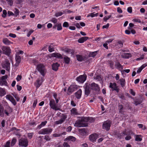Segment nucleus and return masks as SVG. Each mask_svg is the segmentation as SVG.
I'll list each match as a JSON object with an SVG mask.
<instances>
[{
  "instance_id": "5701e85b",
  "label": "nucleus",
  "mask_w": 147,
  "mask_h": 147,
  "mask_svg": "<svg viewBox=\"0 0 147 147\" xmlns=\"http://www.w3.org/2000/svg\"><path fill=\"white\" fill-rule=\"evenodd\" d=\"M21 58L19 55H16V66H18L20 62Z\"/></svg>"
},
{
  "instance_id": "c756f323",
  "label": "nucleus",
  "mask_w": 147,
  "mask_h": 147,
  "mask_svg": "<svg viewBox=\"0 0 147 147\" xmlns=\"http://www.w3.org/2000/svg\"><path fill=\"white\" fill-rule=\"evenodd\" d=\"M119 81L121 86L122 87H123L125 85V80L123 78H121L119 80Z\"/></svg>"
},
{
  "instance_id": "774afa93",
  "label": "nucleus",
  "mask_w": 147,
  "mask_h": 147,
  "mask_svg": "<svg viewBox=\"0 0 147 147\" xmlns=\"http://www.w3.org/2000/svg\"><path fill=\"white\" fill-rule=\"evenodd\" d=\"M64 147H69V145L66 142H64L63 144Z\"/></svg>"
},
{
  "instance_id": "9b49d317",
  "label": "nucleus",
  "mask_w": 147,
  "mask_h": 147,
  "mask_svg": "<svg viewBox=\"0 0 147 147\" xmlns=\"http://www.w3.org/2000/svg\"><path fill=\"white\" fill-rule=\"evenodd\" d=\"M49 105L51 108L55 110H57L59 109L55 104V101L54 100H51L49 102Z\"/></svg>"
},
{
  "instance_id": "412c9836",
  "label": "nucleus",
  "mask_w": 147,
  "mask_h": 147,
  "mask_svg": "<svg viewBox=\"0 0 147 147\" xmlns=\"http://www.w3.org/2000/svg\"><path fill=\"white\" fill-rule=\"evenodd\" d=\"M115 67L117 69L121 71L123 68V66L121 65L119 62L115 63Z\"/></svg>"
},
{
  "instance_id": "0eeeda50",
  "label": "nucleus",
  "mask_w": 147,
  "mask_h": 147,
  "mask_svg": "<svg viewBox=\"0 0 147 147\" xmlns=\"http://www.w3.org/2000/svg\"><path fill=\"white\" fill-rule=\"evenodd\" d=\"M2 67L3 68L9 71L10 69V63L9 61L5 59L2 63Z\"/></svg>"
},
{
  "instance_id": "f257e3e1",
  "label": "nucleus",
  "mask_w": 147,
  "mask_h": 147,
  "mask_svg": "<svg viewBox=\"0 0 147 147\" xmlns=\"http://www.w3.org/2000/svg\"><path fill=\"white\" fill-rule=\"evenodd\" d=\"M78 120L76 121L74 126L78 127H85L88 126V122H93L94 121V118L90 117H78Z\"/></svg>"
},
{
  "instance_id": "7ed1b4c3",
  "label": "nucleus",
  "mask_w": 147,
  "mask_h": 147,
  "mask_svg": "<svg viewBox=\"0 0 147 147\" xmlns=\"http://www.w3.org/2000/svg\"><path fill=\"white\" fill-rule=\"evenodd\" d=\"M36 69L40 72L43 76H44L46 73L47 70L44 65L42 64H39L37 65Z\"/></svg>"
},
{
  "instance_id": "de8ad7c7",
  "label": "nucleus",
  "mask_w": 147,
  "mask_h": 147,
  "mask_svg": "<svg viewBox=\"0 0 147 147\" xmlns=\"http://www.w3.org/2000/svg\"><path fill=\"white\" fill-rule=\"evenodd\" d=\"M142 102V101L140 100H137L134 102V103L136 105L140 104Z\"/></svg>"
},
{
  "instance_id": "2eb2a0df",
  "label": "nucleus",
  "mask_w": 147,
  "mask_h": 147,
  "mask_svg": "<svg viewBox=\"0 0 147 147\" xmlns=\"http://www.w3.org/2000/svg\"><path fill=\"white\" fill-rule=\"evenodd\" d=\"M51 56L59 59L63 58V56L61 54L57 53H55L51 54Z\"/></svg>"
},
{
  "instance_id": "e433bc0d",
  "label": "nucleus",
  "mask_w": 147,
  "mask_h": 147,
  "mask_svg": "<svg viewBox=\"0 0 147 147\" xmlns=\"http://www.w3.org/2000/svg\"><path fill=\"white\" fill-rule=\"evenodd\" d=\"M113 39H109L108 40H107L105 43L103 45V46H107L108 44V43H109L113 41Z\"/></svg>"
},
{
  "instance_id": "0e129e2a",
  "label": "nucleus",
  "mask_w": 147,
  "mask_h": 147,
  "mask_svg": "<svg viewBox=\"0 0 147 147\" xmlns=\"http://www.w3.org/2000/svg\"><path fill=\"white\" fill-rule=\"evenodd\" d=\"M10 101L14 105H15L17 104L16 102V101L14 98Z\"/></svg>"
},
{
  "instance_id": "79ce46f5",
  "label": "nucleus",
  "mask_w": 147,
  "mask_h": 147,
  "mask_svg": "<svg viewBox=\"0 0 147 147\" xmlns=\"http://www.w3.org/2000/svg\"><path fill=\"white\" fill-rule=\"evenodd\" d=\"M7 14V12L4 9L3 11V14L2 15V16L3 18H5Z\"/></svg>"
},
{
  "instance_id": "4468645a",
  "label": "nucleus",
  "mask_w": 147,
  "mask_h": 147,
  "mask_svg": "<svg viewBox=\"0 0 147 147\" xmlns=\"http://www.w3.org/2000/svg\"><path fill=\"white\" fill-rule=\"evenodd\" d=\"M98 138V136L96 134H93L91 135L89 137V139L92 142H95Z\"/></svg>"
},
{
  "instance_id": "f3484780",
  "label": "nucleus",
  "mask_w": 147,
  "mask_h": 147,
  "mask_svg": "<svg viewBox=\"0 0 147 147\" xmlns=\"http://www.w3.org/2000/svg\"><path fill=\"white\" fill-rule=\"evenodd\" d=\"M76 86L75 85H71L68 88L67 90L70 92H72L76 89Z\"/></svg>"
},
{
  "instance_id": "49530a36",
  "label": "nucleus",
  "mask_w": 147,
  "mask_h": 147,
  "mask_svg": "<svg viewBox=\"0 0 147 147\" xmlns=\"http://www.w3.org/2000/svg\"><path fill=\"white\" fill-rule=\"evenodd\" d=\"M80 132L83 135H85L86 133L85 129H82L80 130Z\"/></svg>"
},
{
  "instance_id": "864d4df0",
  "label": "nucleus",
  "mask_w": 147,
  "mask_h": 147,
  "mask_svg": "<svg viewBox=\"0 0 147 147\" xmlns=\"http://www.w3.org/2000/svg\"><path fill=\"white\" fill-rule=\"evenodd\" d=\"M8 2V3L10 6H12L13 4V0H6Z\"/></svg>"
},
{
  "instance_id": "5fc2aeb1",
  "label": "nucleus",
  "mask_w": 147,
  "mask_h": 147,
  "mask_svg": "<svg viewBox=\"0 0 147 147\" xmlns=\"http://www.w3.org/2000/svg\"><path fill=\"white\" fill-rule=\"evenodd\" d=\"M33 133H28V138L29 139H31L33 136Z\"/></svg>"
},
{
  "instance_id": "f8f14e48",
  "label": "nucleus",
  "mask_w": 147,
  "mask_h": 147,
  "mask_svg": "<svg viewBox=\"0 0 147 147\" xmlns=\"http://www.w3.org/2000/svg\"><path fill=\"white\" fill-rule=\"evenodd\" d=\"M109 87L111 88L113 90H115L117 92H119V88L118 86H117L116 83H109Z\"/></svg>"
},
{
  "instance_id": "a19ab883",
  "label": "nucleus",
  "mask_w": 147,
  "mask_h": 147,
  "mask_svg": "<svg viewBox=\"0 0 147 147\" xmlns=\"http://www.w3.org/2000/svg\"><path fill=\"white\" fill-rule=\"evenodd\" d=\"M109 63L111 68L113 69L114 68V62L112 61H110Z\"/></svg>"
},
{
  "instance_id": "ddd939ff",
  "label": "nucleus",
  "mask_w": 147,
  "mask_h": 147,
  "mask_svg": "<svg viewBox=\"0 0 147 147\" xmlns=\"http://www.w3.org/2000/svg\"><path fill=\"white\" fill-rule=\"evenodd\" d=\"M3 53L9 56L11 53V50L8 47H2V48Z\"/></svg>"
},
{
  "instance_id": "423d86ee",
  "label": "nucleus",
  "mask_w": 147,
  "mask_h": 147,
  "mask_svg": "<svg viewBox=\"0 0 147 147\" xmlns=\"http://www.w3.org/2000/svg\"><path fill=\"white\" fill-rule=\"evenodd\" d=\"M8 78L7 75H5L0 77V85L3 86V85H7V79Z\"/></svg>"
},
{
  "instance_id": "72a5a7b5",
  "label": "nucleus",
  "mask_w": 147,
  "mask_h": 147,
  "mask_svg": "<svg viewBox=\"0 0 147 147\" xmlns=\"http://www.w3.org/2000/svg\"><path fill=\"white\" fill-rule=\"evenodd\" d=\"M6 99L10 101L14 98L10 94H7L6 96Z\"/></svg>"
},
{
  "instance_id": "052dcab7",
  "label": "nucleus",
  "mask_w": 147,
  "mask_h": 147,
  "mask_svg": "<svg viewBox=\"0 0 147 147\" xmlns=\"http://www.w3.org/2000/svg\"><path fill=\"white\" fill-rule=\"evenodd\" d=\"M9 36L12 37L13 38H15L16 36L15 34H13L12 33H10L9 34Z\"/></svg>"
},
{
  "instance_id": "b1692460",
  "label": "nucleus",
  "mask_w": 147,
  "mask_h": 147,
  "mask_svg": "<svg viewBox=\"0 0 147 147\" xmlns=\"http://www.w3.org/2000/svg\"><path fill=\"white\" fill-rule=\"evenodd\" d=\"M88 39V37L87 36L82 37L80 38H79L78 40V42L80 43H82L84 41H86Z\"/></svg>"
},
{
  "instance_id": "aec40b11",
  "label": "nucleus",
  "mask_w": 147,
  "mask_h": 147,
  "mask_svg": "<svg viewBox=\"0 0 147 147\" xmlns=\"http://www.w3.org/2000/svg\"><path fill=\"white\" fill-rule=\"evenodd\" d=\"M82 94V90L80 89L75 93V96L77 98L80 99L81 97Z\"/></svg>"
},
{
  "instance_id": "6ab92c4d",
  "label": "nucleus",
  "mask_w": 147,
  "mask_h": 147,
  "mask_svg": "<svg viewBox=\"0 0 147 147\" xmlns=\"http://www.w3.org/2000/svg\"><path fill=\"white\" fill-rule=\"evenodd\" d=\"M121 57L125 59H128L131 57V54L130 53H123L122 54Z\"/></svg>"
},
{
  "instance_id": "e2e57ef3",
  "label": "nucleus",
  "mask_w": 147,
  "mask_h": 147,
  "mask_svg": "<svg viewBox=\"0 0 147 147\" xmlns=\"http://www.w3.org/2000/svg\"><path fill=\"white\" fill-rule=\"evenodd\" d=\"M142 69H143L142 68V67H140L137 70L136 72L137 73L139 74L140 73Z\"/></svg>"
},
{
  "instance_id": "4c0bfd02",
  "label": "nucleus",
  "mask_w": 147,
  "mask_h": 147,
  "mask_svg": "<svg viewBox=\"0 0 147 147\" xmlns=\"http://www.w3.org/2000/svg\"><path fill=\"white\" fill-rule=\"evenodd\" d=\"M16 140L15 138H13L12 139L11 145V146H12L14 145L15 144V143L16 142Z\"/></svg>"
},
{
  "instance_id": "4d7b16f0",
  "label": "nucleus",
  "mask_w": 147,
  "mask_h": 147,
  "mask_svg": "<svg viewBox=\"0 0 147 147\" xmlns=\"http://www.w3.org/2000/svg\"><path fill=\"white\" fill-rule=\"evenodd\" d=\"M72 130V127L71 126H69L68 127H67L66 129V131L67 132H70Z\"/></svg>"
},
{
  "instance_id": "8fccbe9b",
  "label": "nucleus",
  "mask_w": 147,
  "mask_h": 147,
  "mask_svg": "<svg viewBox=\"0 0 147 147\" xmlns=\"http://www.w3.org/2000/svg\"><path fill=\"white\" fill-rule=\"evenodd\" d=\"M57 30H61L62 29V27L61 24L59 23L57 26Z\"/></svg>"
},
{
  "instance_id": "603ef678",
  "label": "nucleus",
  "mask_w": 147,
  "mask_h": 147,
  "mask_svg": "<svg viewBox=\"0 0 147 147\" xmlns=\"http://www.w3.org/2000/svg\"><path fill=\"white\" fill-rule=\"evenodd\" d=\"M63 26L64 27H68L69 26L68 23L67 22H65L63 23Z\"/></svg>"
},
{
  "instance_id": "20e7f679",
  "label": "nucleus",
  "mask_w": 147,
  "mask_h": 147,
  "mask_svg": "<svg viewBox=\"0 0 147 147\" xmlns=\"http://www.w3.org/2000/svg\"><path fill=\"white\" fill-rule=\"evenodd\" d=\"M67 115L65 114H63L61 116V119L58 121H55V124L59 125L63 123L67 118Z\"/></svg>"
},
{
  "instance_id": "37998d69",
  "label": "nucleus",
  "mask_w": 147,
  "mask_h": 147,
  "mask_svg": "<svg viewBox=\"0 0 147 147\" xmlns=\"http://www.w3.org/2000/svg\"><path fill=\"white\" fill-rule=\"evenodd\" d=\"M123 108V106L122 105L119 104L118 109H119V112H122Z\"/></svg>"
},
{
  "instance_id": "cd10ccee",
  "label": "nucleus",
  "mask_w": 147,
  "mask_h": 147,
  "mask_svg": "<svg viewBox=\"0 0 147 147\" xmlns=\"http://www.w3.org/2000/svg\"><path fill=\"white\" fill-rule=\"evenodd\" d=\"M6 94V92L4 88H0V96H4Z\"/></svg>"
},
{
  "instance_id": "393cba45",
  "label": "nucleus",
  "mask_w": 147,
  "mask_h": 147,
  "mask_svg": "<svg viewBox=\"0 0 147 147\" xmlns=\"http://www.w3.org/2000/svg\"><path fill=\"white\" fill-rule=\"evenodd\" d=\"M71 115H77L79 114L77 112V110L75 108H72L71 110Z\"/></svg>"
},
{
  "instance_id": "f03ea898",
  "label": "nucleus",
  "mask_w": 147,
  "mask_h": 147,
  "mask_svg": "<svg viewBox=\"0 0 147 147\" xmlns=\"http://www.w3.org/2000/svg\"><path fill=\"white\" fill-rule=\"evenodd\" d=\"M84 88L85 94L87 95L90 94L91 89L96 92H98L100 90L98 85L94 83H92L91 85L89 83H86L84 86Z\"/></svg>"
},
{
  "instance_id": "473e14b6",
  "label": "nucleus",
  "mask_w": 147,
  "mask_h": 147,
  "mask_svg": "<svg viewBox=\"0 0 147 147\" xmlns=\"http://www.w3.org/2000/svg\"><path fill=\"white\" fill-rule=\"evenodd\" d=\"M4 110L2 107H0V116L2 117L4 116Z\"/></svg>"
},
{
  "instance_id": "bf43d9fd",
  "label": "nucleus",
  "mask_w": 147,
  "mask_h": 147,
  "mask_svg": "<svg viewBox=\"0 0 147 147\" xmlns=\"http://www.w3.org/2000/svg\"><path fill=\"white\" fill-rule=\"evenodd\" d=\"M127 11L129 13H131L132 12V8L131 7H129L127 9Z\"/></svg>"
},
{
  "instance_id": "c03bdc74",
  "label": "nucleus",
  "mask_w": 147,
  "mask_h": 147,
  "mask_svg": "<svg viewBox=\"0 0 147 147\" xmlns=\"http://www.w3.org/2000/svg\"><path fill=\"white\" fill-rule=\"evenodd\" d=\"M24 53V52L22 51H17L16 55H19L20 54L22 55Z\"/></svg>"
},
{
  "instance_id": "c9c22d12",
  "label": "nucleus",
  "mask_w": 147,
  "mask_h": 147,
  "mask_svg": "<svg viewBox=\"0 0 147 147\" xmlns=\"http://www.w3.org/2000/svg\"><path fill=\"white\" fill-rule=\"evenodd\" d=\"M98 15V13H96L95 14L94 13H89L88 16L87 17L90 16L92 17H93L95 16H97Z\"/></svg>"
},
{
  "instance_id": "58836bf2",
  "label": "nucleus",
  "mask_w": 147,
  "mask_h": 147,
  "mask_svg": "<svg viewBox=\"0 0 147 147\" xmlns=\"http://www.w3.org/2000/svg\"><path fill=\"white\" fill-rule=\"evenodd\" d=\"M10 141L8 140L4 145L3 147H10Z\"/></svg>"
},
{
  "instance_id": "39448f33",
  "label": "nucleus",
  "mask_w": 147,
  "mask_h": 147,
  "mask_svg": "<svg viewBox=\"0 0 147 147\" xmlns=\"http://www.w3.org/2000/svg\"><path fill=\"white\" fill-rule=\"evenodd\" d=\"M52 131V129L50 128H44L40 130L38 132V134H49L51 133Z\"/></svg>"
},
{
  "instance_id": "09e8293b",
  "label": "nucleus",
  "mask_w": 147,
  "mask_h": 147,
  "mask_svg": "<svg viewBox=\"0 0 147 147\" xmlns=\"http://www.w3.org/2000/svg\"><path fill=\"white\" fill-rule=\"evenodd\" d=\"M63 13L61 12H59L56 13L55 15V16L58 17L59 16H61Z\"/></svg>"
},
{
  "instance_id": "338daca9",
  "label": "nucleus",
  "mask_w": 147,
  "mask_h": 147,
  "mask_svg": "<svg viewBox=\"0 0 147 147\" xmlns=\"http://www.w3.org/2000/svg\"><path fill=\"white\" fill-rule=\"evenodd\" d=\"M8 15L9 16H13L14 15V14L11 11H8Z\"/></svg>"
},
{
  "instance_id": "a211bd4d",
  "label": "nucleus",
  "mask_w": 147,
  "mask_h": 147,
  "mask_svg": "<svg viewBox=\"0 0 147 147\" xmlns=\"http://www.w3.org/2000/svg\"><path fill=\"white\" fill-rule=\"evenodd\" d=\"M42 82L40 81L39 79H38L35 83H34V85L36 86V88H38L41 85Z\"/></svg>"
},
{
  "instance_id": "f704fd0d",
  "label": "nucleus",
  "mask_w": 147,
  "mask_h": 147,
  "mask_svg": "<svg viewBox=\"0 0 147 147\" xmlns=\"http://www.w3.org/2000/svg\"><path fill=\"white\" fill-rule=\"evenodd\" d=\"M47 121H43L41 122L40 124L38 126V128L40 129L41 128L42 126H45L46 123H47Z\"/></svg>"
},
{
  "instance_id": "a18cd8bd",
  "label": "nucleus",
  "mask_w": 147,
  "mask_h": 147,
  "mask_svg": "<svg viewBox=\"0 0 147 147\" xmlns=\"http://www.w3.org/2000/svg\"><path fill=\"white\" fill-rule=\"evenodd\" d=\"M111 15H109L108 16H105L104 18V20L105 22H106L107 20L109 19L111 17Z\"/></svg>"
},
{
  "instance_id": "69168bd1",
  "label": "nucleus",
  "mask_w": 147,
  "mask_h": 147,
  "mask_svg": "<svg viewBox=\"0 0 147 147\" xmlns=\"http://www.w3.org/2000/svg\"><path fill=\"white\" fill-rule=\"evenodd\" d=\"M37 103V100H34V103L33 105V107L34 108H35L36 105Z\"/></svg>"
},
{
  "instance_id": "4be33fe9",
  "label": "nucleus",
  "mask_w": 147,
  "mask_h": 147,
  "mask_svg": "<svg viewBox=\"0 0 147 147\" xmlns=\"http://www.w3.org/2000/svg\"><path fill=\"white\" fill-rule=\"evenodd\" d=\"M134 137L136 141L140 142L142 141L143 136L141 135H135Z\"/></svg>"
},
{
  "instance_id": "bb28decb",
  "label": "nucleus",
  "mask_w": 147,
  "mask_h": 147,
  "mask_svg": "<svg viewBox=\"0 0 147 147\" xmlns=\"http://www.w3.org/2000/svg\"><path fill=\"white\" fill-rule=\"evenodd\" d=\"M64 51L66 53L68 54H71L72 55L74 54V51L73 49H65L64 50Z\"/></svg>"
},
{
  "instance_id": "6e6d98bb",
  "label": "nucleus",
  "mask_w": 147,
  "mask_h": 147,
  "mask_svg": "<svg viewBox=\"0 0 147 147\" xmlns=\"http://www.w3.org/2000/svg\"><path fill=\"white\" fill-rule=\"evenodd\" d=\"M133 21L135 22H138L139 23H141V22L140 20L139 19H134L133 20Z\"/></svg>"
},
{
  "instance_id": "6e6552de",
  "label": "nucleus",
  "mask_w": 147,
  "mask_h": 147,
  "mask_svg": "<svg viewBox=\"0 0 147 147\" xmlns=\"http://www.w3.org/2000/svg\"><path fill=\"white\" fill-rule=\"evenodd\" d=\"M87 76L86 75H81L76 78V80L78 82L83 83L86 80Z\"/></svg>"
},
{
  "instance_id": "dca6fc26",
  "label": "nucleus",
  "mask_w": 147,
  "mask_h": 147,
  "mask_svg": "<svg viewBox=\"0 0 147 147\" xmlns=\"http://www.w3.org/2000/svg\"><path fill=\"white\" fill-rule=\"evenodd\" d=\"M76 140L75 138L72 136H69L67 137L65 139L64 141H65L69 142L71 141L72 142H74Z\"/></svg>"
},
{
  "instance_id": "ea45409f",
  "label": "nucleus",
  "mask_w": 147,
  "mask_h": 147,
  "mask_svg": "<svg viewBox=\"0 0 147 147\" xmlns=\"http://www.w3.org/2000/svg\"><path fill=\"white\" fill-rule=\"evenodd\" d=\"M97 53V52L96 51L91 52L89 54V56L90 57H94L96 55Z\"/></svg>"
},
{
  "instance_id": "a878e982",
  "label": "nucleus",
  "mask_w": 147,
  "mask_h": 147,
  "mask_svg": "<svg viewBox=\"0 0 147 147\" xmlns=\"http://www.w3.org/2000/svg\"><path fill=\"white\" fill-rule=\"evenodd\" d=\"M59 66V65L57 63L53 64L52 65V69L56 71L58 69V68Z\"/></svg>"
},
{
  "instance_id": "13d9d810",
  "label": "nucleus",
  "mask_w": 147,
  "mask_h": 147,
  "mask_svg": "<svg viewBox=\"0 0 147 147\" xmlns=\"http://www.w3.org/2000/svg\"><path fill=\"white\" fill-rule=\"evenodd\" d=\"M49 47V51L50 52H51L54 51V49L53 47Z\"/></svg>"
},
{
  "instance_id": "680f3d73",
  "label": "nucleus",
  "mask_w": 147,
  "mask_h": 147,
  "mask_svg": "<svg viewBox=\"0 0 147 147\" xmlns=\"http://www.w3.org/2000/svg\"><path fill=\"white\" fill-rule=\"evenodd\" d=\"M22 79V76L20 75H18L16 78V80L18 81Z\"/></svg>"
},
{
  "instance_id": "3c124183",
  "label": "nucleus",
  "mask_w": 147,
  "mask_h": 147,
  "mask_svg": "<svg viewBox=\"0 0 147 147\" xmlns=\"http://www.w3.org/2000/svg\"><path fill=\"white\" fill-rule=\"evenodd\" d=\"M15 11H14L15 14L16 15V16H17L19 14V11L18 9H17V8H15Z\"/></svg>"
},
{
  "instance_id": "2f4dec72",
  "label": "nucleus",
  "mask_w": 147,
  "mask_h": 147,
  "mask_svg": "<svg viewBox=\"0 0 147 147\" xmlns=\"http://www.w3.org/2000/svg\"><path fill=\"white\" fill-rule=\"evenodd\" d=\"M70 58L67 56H65L64 58V61L66 64H69L70 62Z\"/></svg>"
},
{
  "instance_id": "c85d7f7f",
  "label": "nucleus",
  "mask_w": 147,
  "mask_h": 147,
  "mask_svg": "<svg viewBox=\"0 0 147 147\" xmlns=\"http://www.w3.org/2000/svg\"><path fill=\"white\" fill-rule=\"evenodd\" d=\"M3 41L5 44L7 45H9L11 43L7 38H4L3 39Z\"/></svg>"
},
{
  "instance_id": "7c9ffc66",
  "label": "nucleus",
  "mask_w": 147,
  "mask_h": 147,
  "mask_svg": "<svg viewBox=\"0 0 147 147\" xmlns=\"http://www.w3.org/2000/svg\"><path fill=\"white\" fill-rule=\"evenodd\" d=\"M76 57L78 61H82L84 60V58L81 56L79 55H76Z\"/></svg>"
},
{
  "instance_id": "1a4fd4ad",
  "label": "nucleus",
  "mask_w": 147,
  "mask_h": 147,
  "mask_svg": "<svg viewBox=\"0 0 147 147\" xmlns=\"http://www.w3.org/2000/svg\"><path fill=\"white\" fill-rule=\"evenodd\" d=\"M28 142L27 139L23 138L20 139L19 141V145L22 146L26 147L28 145Z\"/></svg>"
},
{
  "instance_id": "9d476101",
  "label": "nucleus",
  "mask_w": 147,
  "mask_h": 147,
  "mask_svg": "<svg viewBox=\"0 0 147 147\" xmlns=\"http://www.w3.org/2000/svg\"><path fill=\"white\" fill-rule=\"evenodd\" d=\"M111 125V123L109 121H107L105 122L102 125L103 129H105L107 131H108L110 129Z\"/></svg>"
}]
</instances>
